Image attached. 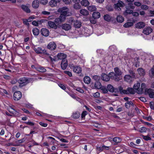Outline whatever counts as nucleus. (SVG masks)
Listing matches in <instances>:
<instances>
[{"label": "nucleus", "instance_id": "aec40b11", "mask_svg": "<svg viewBox=\"0 0 154 154\" xmlns=\"http://www.w3.org/2000/svg\"><path fill=\"white\" fill-rule=\"evenodd\" d=\"M73 25L75 28H79L81 26L82 23L80 21L76 20L75 21H74Z\"/></svg>", "mask_w": 154, "mask_h": 154}, {"label": "nucleus", "instance_id": "13d9d810", "mask_svg": "<svg viewBox=\"0 0 154 154\" xmlns=\"http://www.w3.org/2000/svg\"><path fill=\"white\" fill-rule=\"evenodd\" d=\"M40 3L43 5H45L48 2L47 0H40Z\"/></svg>", "mask_w": 154, "mask_h": 154}, {"label": "nucleus", "instance_id": "69168bd1", "mask_svg": "<svg viewBox=\"0 0 154 154\" xmlns=\"http://www.w3.org/2000/svg\"><path fill=\"white\" fill-rule=\"evenodd\" d=\"M17 82H18V80L17 79H14L11 80L10 82L12 84H14L16 83Z\"/></svg>", "mask_w": 154, "mask_h": 154}, {"label": "nucleus", "instance_id": "e2e57ef3", "mask_svg": "<svg viewBox=\"0 0 154 154\" xmlns=\"http://www.w3.org/2000/svg\"><path fill=\"white\" fill-rule=\"evenodd\" d=\"M25 123L27 125H30V126H33L34 125V123L30 121H28L27 122H25Z\"/></svg>", "mask_w": 154, "mask_h": 154}, {"label": "nucleus", "instance_id": "79ce46f5", "mask_svg": "<svg viewBox=\"0 0 154 154\" xmlns=\"http://www.w3.org/2000/svg\"><path fill=\"white\" fill-rule=\"evenodd\" d=\"M133 103L131 101L128 102L127 103H126L125 104V106L126 107L127 109H129L131 106H133Z\"/></svg>", "mask_w": 154, "mask_h": 154}, {"label": "nucleus", "instance_id": "f03ea898", "mask_svg": "<svg viewBox=\"0 0 154 154\" xmlns=\"http://www.w3.org/2000/svg\"><path fill=\"white\" fill-rule=\"evenodd\" d=\"M28 80L27 78L23 77L20 78L18 80V82L19 84V86L26 85L28 83Z\"/></svg>", "mask_w": 154, "mask_h": 154}, {"label": "nucleus", "instance_id": "b1692460", "mask_svg": "<svg viewBox=\"0 0 154 154\" xmlns=\"http://www.w3.org/2000/svg\"><path fill=\"white\" fill-rule=\"evenodd\" d=\"M92 16L94 19H98L100 17V12L97 11L94 12L92 14Z\"/></svg>", "mask_w": 154, "mask_h": 154}, {"label": "nucleus", "instance_id": "864d4df0", "mask_svg": "<svg viewBox=\"0 0 154 154\" xmlns=\"http://www.w3.org/2000/svg\"><path fill=\"white\" fill-rule=\"evenodd\" d=\"M139 131L141 133L145 132L146 131V128L145 127H143L140 128Z\"/></svg>", "mask_w": 154, "mask_h": 154}, {"label": "nucleus", "instance_id": "412c9836", "mask_svg": "<svg viewBox=\"0 0 154 154\" xmlns=\"http://www.w3.org/2000/svg\"><path fill=\"white\" fill-rule=\"evenodd\" d=\"M39 1L38 0H34L32 3V7L34 8H38L39 6Z\"/></svg>", "mask_w": 154, "mask_h": 154}, {"label": "nucleus", "instance_id": "5701e85b", "mask_svg": "<svg viewBox=\"0 0 154 154\" xmlns=\"http://www.w3.org/2000/svg\"><path fill=\"white\" fill-rule=\"evenodd\" d=\"M66 55L63 53H59L57 55V57L59 60L66 59Z\"/></svg>", "mask_w": 154, "mask_h": 154}, {"label": "nucleus", "instance_id": "2eb2a0df", "mask_svg": "<svg viewBox=\"0 0 154 154\" xmlns=\"http://www.w3.org/2000/svg\"><path fill=\"white\" fill-rule=\"evenodd\" d=\"M110 76L109 73V75H108L106 74L103 73L102 75L101 79L104 81H108L110 79Z\"/></svg>", "mask_w": 154, "mask_h": 154}, {"label": "nucleus", "instance_id": "a211bd4d", "mask_svg": "<svg viewBox=\"0 0 154 154\" xmlns=\"http://www.w3.org/2000/svg\"><path fill=\"white\" fill-rule=\"evenodd\" d=\"M62 28L66 31H68L71 29V26L70 24L65 23L62 24Z\"/></svg>", "mask_w": 154, "mask_h": 154}, {"label": "nucleus", "instance_id": "20e7f679", "mask_svg": "<svg viewBox=\"0 0 154 154\" xmlns=\"http://www.w3.org/2000/svg\"><path fill=\"white\" fill-rule=\"evenodd\" d=\"M34 50L37 54H47L46 50L44 49H43L40 47H38L37 48H35L34 49Z\"/></svg>", "mask_w": 154, "mask_h": 154}, {"label": "nucleus", "instance_id": "603ef678", "mask_svg": "<svg viewBox=\"0 0 154 154\" xmlns=\"http://www.w3.org/2000/svg\"><path fill=\"white\" fill-rule=\"evenodd\" d=\"M25 141V140H24V138H23L16 141V143L17 144L22 143L24 142Z\"/></svg>", "mask_w": 154, "mask_h": 154}, {"label": "nucleus", "instance_id": "4d7b16f0", "mask_svg": "<svg viewBox=\"0 0 154 154\" xmlns=\"http://www.w3.org/2000/svg\"><path fill=\"white\" fill-rule=\"evenodd\" d=\"M76 90L77 91H78L81 93H83L84 92V91L83 90L82 88H79V87L77 88L76 89Z\"/></svg>", "mask_w": 154, "mask_h": 154}, {"label": "nucleus", "instance_id": "4c0bfd02", "mask_svg": "<svg viewBox=\"0 0 154 154\" xmlns=\"http://www.w3.org/2000/svg\"><path fill=\"white\" fill-rule=\"evenodd\" d=\"M107 89L108 91H109L111 92H114V87L111 85H108L107 86Z\"/></svg>", "mask_w": 154, "mask_h": 154}, {"label": "nucleus", "instance_id": "1a4fd4ad", "mask_svg": "<svg viewBox=\"0 0 154 154\" xmlns=\"http://www.w3.org/2000/svg\"><path fill=\"white\" fill-rule=\"evenodd\" d=\"M123 92L124 94H135V91L134 88H128L127 89L124 90Z\"/></svg>", "mask_w": 154, "mask_h": 154}, {"label": "nucleus", "instance_id": "7ed1b4c3", "mask_svg": "<svg viewBox=\"0 0 154 154\" xmlns=\"http://www.w3.org/2000/svg\"><path fill=\"white\" fill-rule=\"evenodd\" d=\"M124 3L121 1H119L117 3L114 4V8L115 9L120 11L121 10V8L123 7Z\"/></svg>", "mask_w": 154, "mask_h": 154}, {"label": "nucleus", "instance_id": "6e6552de", "mask_svg": "<svg viewBox=\"0 0 154 154\" xmlns=\"http://www.w3.org/2000/svg\"><path fill=\"white\" fill-rule=\"evenodd\" d=\"M134 78L129 75H126L124 77V80L125 81L129 83L133 81Z\"/></svg>", "mask_w": 154, "mask_h": 154}, {"label": "nucleus", "instance_id": "c9c22d12", "mask_svg": "<svg viewBox=\"0 0 154 154\" xmlns=\"http://www.w3.org/2000/svg\"><path fill=\"white\" fill-rule=\"evenodd\" d=\"M94 86L96 88L98 89H101L102 87V86L101 83L98 81H97L95 82L94 84Z\"/></svg>", "mask_w": 154, "mask_h": 154}, {"label": "nucleus", "instance_id": "c03bdc74", "mask_svg": "<svg viewBox=\"0 0 154 154\" xmlns=\"http://www.w3.org/2000/svg\"><path fill=\"white\" fill-rule=\"evenodd\" d=\"M134 6L133 5V4L131 3H129L128 4V5L126 7V9H134Z\"/></svg>", "mask_w": 154, "mask_h": 154}, {"label": "nucleus", "instance_id": "7c9ffc66", "mask_svg": "<svg viewBox=\"0 0 154 154\" xmlns=\"http://www.w3.org/2000/svg\"><path fill=\"white\" fill-rule=\"evenodd\" d=\"M116 20L118 22L122 23L124 21V18L121 15H118L117 17Z\"/></svg>", "mask_w": 154, "mask_h": 154}, {"label": "nucleus", "instance_id": "473e14b6", "mask_svg": "<svg viewBox=\"0 0 154 154\" xmlns=\"http://www.w3.org/2000/svg\"><path fill=\"white\" fill-rule=\"evenodd\" d=\"M81 14L83 15H88L89 14L88 11L85 9H82L80 11Z\"/></svg>", "mask_w": 154, "mask_h": 154}, {"label": "nucleus", "instance_id": "bb28decb", "mask_svg": "<svg viewBox=\"0 0 154 154\" xmlns=\"http://www.w3.org/2000/svg\"><path fill=\"white\" fill-rule=\"evenodd\" d=\"M80 3L82 5L85 7L88 6L90 4L88 0H82Z\"/></svg>", "mask_w": 154, "mask_h": 154}, {"label": "nucleus", "instance_id": "f3484780", "mask_svg": "<svg viewBox=\"0 0 154 154\" xmlns=\"http://www.w3.org/2000/svg\"><path fill=\"white\" fill-rule=\"evenodd\" d=\"M145 24L142 22H139L135 25V27L137 29H140L143 28L145 26Z\"/></svg>", "mask_w": 154, "mask_h": 154}, {"label": "nucleus", "instance_id": "de8ad7c7", "mask_svg": "<svg viewBox=\"0 0 154 154\" xmlns=\"http://www.w3.org/2000/svg\"><path fill=\"white\" fill-rule=\"evenodd\" d=\"M96 19H94L93 17L92 18H91L90 19V21L91 23L93 24H95L96 23L97 20Z\"/></svg>", "mask_w": 154, "mask_h": 154}, {"label": "nucleus", "instance_id": "4be33fe9", "mask_svg": "<svg viewBox=\"0 0 154 154\" xmlns=\"http://www.w3.org/2000/svg\"><path fill=\"white\" fill-rule=\"evenodd\" d=\"M146 91L148 94L150 98H152L154 97V92L151 89H149L146 90Z\"/></svg>", "mask_w": 154, "mask_h": 154}, {"label": "nucleus", "instance_id": "72a5a7b5", "mask_svg": "<svg viewBox=\"0 0 154 154\" xmlns=\"http://www.w3.org/2000/svg\"><path fill=\"white\" fill-rule=\"evenodd\" d=\"M134 23L133 22H127L125 23L123 25L124 27L125 28H128L133 26Z\"/></svg>", "mask_w": 154, "mask_h": 154}, {"label": "nucleus", "instance_id": "a18cd8bd", "mask_svg": "<svg viewBox=\"0 0 154 154\" xmlns=\"http://www.w3.org/2000/svg\"><path fill=\"white\" fill-rule=\"evenodd\" d=\"M80 2L74 4V8L75 9H80L81 8V6L79 4Z\"/></svg>", "mask_w": 154, "mask_h": 154}, {"label": "nucleus", "instance_id": "9b49d317", "mask_svg": "<svg viewBox=\"0 0 154 154\" xmlns=\"http://www.w3.org/2000/svg\"><path fill=\"white\" fill-rule=\"evenodd\" d=\"M67 66L68 62L66 59L62 60L61 64V66L62 69L63 70L65 69Z\"/></svg>", "mask_w": 154, "mask_h": 154}, {"label": "nucleus", "instance_id": "6e6d98bb", "mask_svg": "<svg viewBox=\"0 0 154 154\" xmlns=\"http://www.w3.org/2000/svg\"><path fill=\"white\" fill-rule=\"evenodd\" d=\"M75 21L73 18L70 17L69 19L68 22L72 24L73 23H74V21Z\"/></svg>", "mask_w": 154, "mask_h": 154}, {"label": "nucleus", "instance_id": "4468645a", "mask_svg": "<svg viewBox=\"0 0 154 154\" xmlns=\"http://www.w3.org/2000/svg\"><path fill=\"white\" fill-rule=\"evenodd\" d=\"M47 48L51 50H54L56 48V45L54 42H51L48 44Z\"/></svg>", "mask_w": 154, "mask_h": 154}, {"label": "nucleus", "instance_id": "58836bf2", "mask_svg": "<svg viewBox=\"0 0 154 154\" xmlns=\"http://www.w3.org/2000/svg\"><path fill=\"white\" fill-rule=\"evenodd\" d=\"M88 9L91 11H93L96 10L97 8L95 5L90 6L88 7Z\"/></svg>", "mask_w": 154, "mask_h": 154}, {"label": "nucleus", "instance_id": "bf43d9fd", "mask_svg": "<svg viewBox=\"0 0 154 154\" xmlns=\"http://www.w3.org/2000/svg\"><path fill=\"white\" fill-rule=\"evenodd\" d=\"M39 124L42 126L45 127L47 126L48 124L46 123H44V122H41L39 123Z\"/></svg>", "mask_w": 154, "mask_h": 154}, {"label": "nucleus", "instance_id": "3c124183", "mask_svg": "<svg viewBox=\"0 0 154 154\" xmlns=\"http://www.w3.org/2000/svg\"><path fill=\"white\" fill-rule=\"evenodd\" d=\"M59 18L60 20L61 21V22H63L65 20L66 17H64V16L61 15L60 14V15Z\"/></svg>", "mask_w": 154, "mask_h": 154}, {"label": "nucleus", "instance_id": "0e129e2a", "mask_svg": "<svg viewBox=\"0 0 154 154\" xmlns=\"http://www.w3.org/2000/svg\"><path fill=\"white\" fill-rule=\"evenodd\" d=\"M67 11H64L61 12V13L60 14L61 15L64 16V17H66L67 15Z\"/></svg>", "mask_w": 154, "mask_h": 154}, {"label": "nucleus", "instance_id": "39448f33", "mask_svg": "<svg viewBox=\"0 0 154 154\" xmlns=\"http://www.w3.org/2000/svg\"><path fill=\"white\" fill-rule=\"evenodd\" d=\"M22 97V94L20 91H17L14 92V99L15 100L17 101L19 100Z\"/></svg>", "mask_w": 154, "mask_h": 154}, {"label": "nucleus", "instance_id": "49530a36", "mask_svg": "<svg viewBox=\"0 0 154 154\" xmlns=\"http://www.w3.org/2000/svg\"><path fill=\"white\" fill-rule=\"evenodd\" d=\"M101 90L103 93L106 94L108 92L107 89L106 87L104 86H102L101 88Z\"/></svg>", "mask_w": 154, "mask_h": 154}, {"label": "nucleus", "instance_id": "680f3d73", "mask_svg": "<svg viewBox=\"0 0 154 154\" xmlns=\"http://www.w3.org/2000/svg\"><path fill=\"white\" fill-rule=\"evenodd\" d=\"M32 25L35 26H38V22H37L35 20H34L32 22Z\"/></svg>", "mask_w": 154, "mask_h": 154}, {"label": "nucleus", "instance_id": "ea45409f", "mask_svg": "<svg viewBox=\"0 0 154 154\" xmlns=\"http://www.w3.org/2000/svg\"><path fill=\"white\" fill-rule=\"evenodd\" d=\"M133 11L132 10H131L129 9H126V10L124 13V15H127L128 14H131L133 13Z\"/></svg>", "mask_w": 154, "mask_h": 154}, {"label": "nucleus", "instance_id": "052dcab7", "mask_svg": "<svg viewBox=\"0 0 154 154\" xmlns=\"http://www.w3.org/2000/svg\"><path fill=\"white\" fill-rule=\"evenodd\" d=\"M141 8L143 10H147L148 9V6L145 5H143L141 6Z\"/></svg>", "mask_w": 154, "mask_h": 154}, {"label": "nucleus", "instance_id": "338daca9", "mask_svg": "<svg viewBox=\"0 0 154 154\" xmlns=\"http://www.w3.org/2000/svg\"><path fill=\"white\" fill-rule=\"evenodd\" d=\"M93 95L94 97H100V93L97 92H96L94 93Z\"/></svg>", "mask_w": 154, "mask_h": 154}, {"label": "nucleus", "instance_id": "6ab92c4d", "mask_svg": "<svg viewBox=\"0 0 154 154\" xmlns=\"http://www.w3.org/2000/svg\"><path fill=\"white\" fill-rule=\"evenodd\" d=\"M21 8L26 12L28 13H29L30 12V10L27 6L24 5H22L21 6Z\"/></svg>", "mask_w": 154, "mask_h": 154}, {"label": "nucleus", "instance_id": "393cba45", "mask_svg": "<svg viewBox=\"0 0 154 154\" xmlns=\"http://www.w3.org/2000/svg\"><path fill=\"white\" fill-rule=\"evenodd\" d=\"M140 84L139 82H137L134 85L133 88L134 90H135V92L137 93V91H139L140 88Z\"/></svg>", "mask_w": 154, "mask_h": 154}, {"label": "nucleus", "instance_id": "a19ab883", "mask_svg": "<svg viewBox=\"0 0 154 154\" xmlns=\"http://www.w3.org/2000/svg\"><path fill=\"white\" fill-rule=\"evenodd\" d=\"M80 113L79 112H76L73 114L72 117L75 119L78 118L80 116Z\"/></svg>", "mask_w": 154, "mask_h": 154}, {"label": "nucleus", "instance_id": "c85d7f7f", "mask_svg": "<svg viewBox=\"0 0 154 154\" xmlns=\"http://www.w3.org/2000/svg\"><path fill=\"white\" fill-rule=\"evenodd\" d=\"M83 81L85 83L88 84L91 82V79L89 76H86L84 78Z\"/></svg>", "mask_w": 154, "mask_h": 154}, {"label": "nucleus", "instance_id": "774afa93", "mask_svg": "<svg viewBox=\"0 0 154 154\" xmlns=\"http://www.w3.org/2000/svg\"><path fill=\"white\" fill-rule=\"evenodd\" d=\"M87 114V112L86 111H84L81 114V117L82 118L84 117Z\"/></svg>", "mask_w": 154, "mask_h": 154}, {"label": "nucleus", "instance_id": "f8f14e48", "mask_svg": "<svg viewBox=\"0 0 154 154\" xmlns=\"http://www.w3.org/2000/svg\"><path fill=\"white\" fill-rule=\"evenodd\" d=\"M71 68L73 69L74 72L77 74L80 73L82 71L81 68L79 66H72Z\"/></svg>", "mask_w": 154, "mask_h": 154}, {"label": "nucleus", "instance_id": "f257e3e1", "mask_svg": "<svg viewBox=\"0 0 154 154\" xmlns=\"http://www.w3.org/2000/svg\"><path fill=\"white\" fill-rule=\"evenodd\" d=\"M114 70V72L109 73L110 78L116 81H119L122 79L121 75L122 72L121 70L117 67L115 68Z\"/></svg>", "mask_w": 154, "mask_h": 154}, {"label": "nucleus", "instance_id": "09e8293b", "mask_svg": "<svg viewBox=\"0 0 154 154\" xmlns=\"http://www.w3.org/2000/svg\"><path fill=\"white\" fill-rule=\"evenodd\" d=\"M143 139L146 140H151V138L149 137L148 135L147 136H142Z\"/></svg>", "mask_w": 154, "mask_h": 154}, {"label": "nucleus", "instance_id": "2f4dec72", "mask_svg": "<svg viewBox=\"0 0 154 154\" xmlns=\"http://www.w3.org/2000/svg\"><path fill=\"white\" fill-rule=\"evenodd\" d=\"M112 140L113 142L116 144H117L118 143H120L122 141V139L120 138L117 137L113 138Z\"/></svg>", "mask_w": 154, "mask_h": 154}, {"label": "nucleus", "instance_id": "0eeeda50", "mask_svg": "<svg viewBox=\"0 0 154 154\" xmlns=\"http://www.w3.org/2000/svg\"><path fill=\"white\" fill-rule=\"evenodd\" d=\"M152 29L150 27H146L144 29L143 33L146 35H149L152 31Z\"/></svg>", "mask_w": 154, "mask_h": 154}, {"label": "nucleus", "instance_id": "e433bc0d", "mask_svg": "<svg viewBox=\"0 0 154 154\" xmlns=\"http://www.w3.org/2000/svg\"><path fill=\"white\" fill-rule=\"evenodd\" d=\"M36 70L40 72H45L46 71V70L42 66H39L36 68Z\"/></svg>", "mask_w": 154, "mask_h": 154}, {"label": "nucleus", "instance_id": "c756f323", "mask_svg": "<svg viewBox=\"0 0 154 154\" xmlns=\"http://www.w3.org/2000/svg\"><path fill=\"white\" fill-rule=\"evenodd\" d=\"M49 5L52 7H54L57 5V2L55 0H51L49 3Z\"/></svg>", "mask_w": 154, "mask_h": 154}, {"label": "nucleus", "instance_id": "423d86ee", "mask_svg": "<svg viewBox=\"0 0 154 154\" xmlns=\"http://www.w3.org/2000/svg\"><path fill=\"white\" fill-rule=\"evenodd\" d=\"M40 32L42 35L45 37L48 36L49 34V30L45 28H42Z\"/></svg>", "mask_w": 154, "mask_h": 154}, {"label": "nucleus", "instance_id": "a878e982", "mask_svg": "<svg viewBox=\"0 0 154 154\" xmlns=\"http://www.w3.org/2000/svg\"><path fill=\"white\" fill-rule=\"evenodd\" d=\"M138 72L141 76L144 75L145 74L144 70L142 68H139L137 69Z\"/></svg>", "mask_w": 154, "mask_h": 154}, {"label": "nucleus", "instance_id": "8fccbe9b", "mask_svg": "<svg viewBox=\"0 0 154 154\" xmlns=\"http://www.w3.org/2000/svg\"><path fill=\"white\" fill-rule=\"evenodd\" d=\"M129 72L130 74L131 75V76L134 78L135 77V74L132 70H129Z\"/></svg>", "mask_w": 154, "mask_h": 154}, {"label": "nucleus", "instance_id": "dca6fc26", "mask_svg": "<svg viewBox=\"0 0 154 154\" xmlns=\"http://www.w3.org/2000/svg\"><path fill=\"white\" fill-rule=\"evenodd\" d=\"M146 87V85L145 83H142L141 84V87L139 91H137V93L139 94H141L143 92L144 90Z\"/></svg>", "mask_w": 154, "mask_h": 154}, {"label": "nucleus", "instance_id": "cd10ccee", "mask_svg": "<svg viewBox=\"0 0 154 154\" xmlns=\"http://www.w3.org/2000/svg\"><path fill=\"white\" fill-rule=\"evenodd\" d=\"M32 32L33 35L36 36L38 35L40 32L39 29L37 28H33L32 30Z\"/></svg>", "mask_w": 154, "mask_h": 154}, {"label": "nucleus", "instance_id": "ddd939ff", "mask_svg": "<svg viewBox=\"0 0 154 154\" xmlns=\"http://www.w3.org/2000/svg\"><path fill=\"white\" fill-rule=\"evenodd\" d=\"M48 24L50 28H52L55 29H56L57 28V26L55 24V22L49 21L48 22Z\"/></svg>", "mask_w": 154, "mask_h": 154}, {"label": "nucleus", "instance_id": "f704fd0d", "mask_svg": "<svg viewBox=\"0 0 154 154\" xmlns=\"http://www.w3.org/2000/svg\"><path fill=\"white\" fill-rule=\"evenodd\" d=\"M104 20L107 21H110L112 19L110 16L108 14L105 15L103 17Z\"/></svg>", "mask_w": 154, "mask_h": 154}, {"label": "nucleus", "instance_id": "5fc2aeb1", "mask_svg": "<svg viewBox=\"0 0 154 154\" xmlns=\"http://www.w3.org/2000/svg\"><path fill=\"white\" fill-rule=\"evenodd\" d=\"M100 79V76L97 75H94L93 76V79L94 80L96 81V82L98 81Z\"/></svg>", "mask_w": 154, "mask_h": 154}, {"label": "nucleus", "instance_id": "37998d69", "mask_svg": "<svg viewBox=\"0 0 154 154\" xmlns=\"http://www.w3.org/2000/svg\"><path fill=\"white\" fill-rule=\"evenodd\" d=\"M54 22L57 25H59L60 24L62 23L59 17L56 18L55 19Z\"/></svg>", "mask_w": 154, "mask_h": 154}, {"label": "nucleus", "instance_id": "9d476101", "mask_svg": "<svg viewBox=\"0 0 154 154\" xmlns=\"http://www.w3.org/2000/svg\"><path fill=\"white\" fill-rule=\"evenodd\" d=\"M8 111L11 113L13 114L15 116H20L19 113L15 110L12 107L10 106L8 109Z\"/></svg>", "mask_w": 154, "mask_h": 154}]
</instances>
